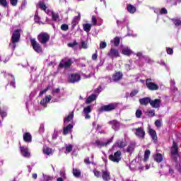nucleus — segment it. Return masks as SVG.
<instances>
[{
    "label": "nucleus",
    "instance_id": "obj_4",
    "mask_svg": "<svg viewBox=\"0 0 181 181\" xmlns=\"http://www.w3.org/2000/svg\"><path fill=\"white\" fill-rule=\"evenodd\" d=\"M37 39L41 45H46L50 40V35L47 33H41L37 35Z\"/></svg>",
    "mask_w": 181,
    "mask_h": 181
},
{
    "label": "nucleus",
    "instance_id": "obj_15",
    "mask_svg": "<svg viewBox=\"0 0 181 181\" xmlns=\"http://www.w3.org/2000/svg\"><path fill=\"white\" fill-rule=\"evenodd\" d=\"M20 151L22 156L24 158H30V152L29 149L23 146H20Z\"/></svg>",
    "mask_w": 181,
    "mask_h": 181
},
{
    "label": "nucleus",
    "instance_id": "obj_9",
    "mask_svg": "<svg viewBox=\"0 0 181 181\" xmlns=\"http://www.w3.org/2000/svg\"><path fill=\"white\" fill-rule=\"evenodd\" d=\"M73 64V60L71 59H68L67 61L64 62V59H62L59 64L60 69H70Z\"/></svg>",
    "mask_w": 181,
    "mask_h": 181
},
{
    "label": "nucleus",
    "instance_id": "obj_48",
    "mask_svg": "<svg viewBox=\"0 0 181 181\" xmlns=\"http://www.w3.org/2000/svg\"><path fill=\"white\" fill-rule=\"evenodd\" d=\"M106 47H107V42H100V49H105Z\"/></svg>",
    "mask_w": 181,
    "mask_h": 181
},
{
    "label": "nucleus",
    "instance_id": "obj_43",
    "mask_svg": "<svg viewBox=\"0 0 181 181\" xmlns=\"http://www.w3.org/2000/svg\"><path fill=\"white\" fill-rule=\"evenodd\" d=\"M136 118H141V117H142V110L138 109L136 111Z\"/></svg>",
    "mask_w": 181,
    "mask_h": 181
},
{
    "label": "nucleus",
    "instance_id": "obj_58",
    "mask_svg": "<svg viewBox=\"0 0 181 181\" xmlns=\"http://www.w3.org/2000/svg\"><path fill=\"white\" fill-rule=\"evenodd\" d=\"M52 93L54 94H59V93H60V88H57L56 89L52 90Z\"/></svg>",
    "mask_w": 181,
    "mask_h": 181
},
{
    "label": "nucleus",
    "instance_id": "obj_44",
    "mask_svg": "<svg viewBox=\"0 0 181 181\" xmlns=\"http://www.w3.org/2000/svg\"><path fill=\"white\" fill-rule=\"evenodd\" d=\"M49 88H50V86H47V88H45V89H44V90H41V91L40 92L39 95H40V96H42V95L45 94V93H47V91H49Z\"/></svg>",
    "mask_w": 181,
    "mask_h": 181
},
{
    "label": "nucleus",
    "instance_id": "obj_25",
    "mask_svg": "<svg viewBox=\"0 0 181 181\" xmlns=\"http://www.w3.org/2000/svg\"><path fill=\"white\" fill-rule=\"evenodd\" d=\"M127 11L129 13H134L135 12H136V7H135L134 5L132 4H127Z\"/></svg>",
    "mask_w": 181,
    "mask_h": 181
},
{
    "label": "nucleus",
    "instance_id": "obj_11",
    "mask_svg": "<svg viewBox=\"0 0 181 181\" xmlns=\"http://www.w3.org/2000/svg\"><path fill=\"white\" fill-rule=\"evenodd\" d=\"M113 141H114V136L111 137L106 142H103L100 140H96L95 141V145H97V146H108V145H110V144L112 143Z\"/></svg>",
    "mask_w": 181,
    "mask_h": 181
},
{
    "label": "nucleus",
    "instance_id": "obj_27",
    "mask_svg": "<svg viewBox=\"0 0 181 181\" xmlns=\"http://www.w3.org/2000/svg\"><path fill=\"white\" fill-rule=\"evenodd\" d=\"M43 153L44 155H52V153H53V149H52L51 148H49L47 146L43 147Z\"/></svg>",
    "mask_w": 181,
    "mask_h": 181
},
{
    "label": "nucleus",
    "instance_id": "obj_17",
    "mask_svg": "<svg viewBox=\"0 0 181 181\" xmlns=\"http://www.w3.org/2000/svg\"><path fill=\"white\" fill-rule=\"evenodd\" d=\"M52 95H46L45 98L41 100L40 104L42 105L44 108H46V107H47V104H49V103H50V101L52 100Z\"/></svg>",
    "mask_w": 181,
    "mask_h": 181
},
{
    "label": "nucleus",
    "instance_id": "obj_23",
    "mask_svg": "<svg viewBox=\"0 0 181 181\" xmlns=\"http://www.w3.org/2000/svg\"><path fill=\"white\" fill-rule=\"evenodd\" d=\"M23 138L24 142H27L28 144L32 142V134L29 132L24 133Z\"/></svg>",
    "mask_w": 181,
    "mask_h": 181
},
{
    "label": "nucleus",
    "instance_id": "obj_57",
    "mask_svg": "<svg viewBox=\"0 0 181 181\" xmlns=\"http://www.w3.org/2000/svg\"><path fill=\"white\" fill-rule=\"evenodd\" d=\"M1 118H5L6 117H8V113L6 112H1Z\"/></svg>",
    "mask_w": 181,
    "mask_h": 181
},
{
    "label": "nucleus",
    "instance_id": "obj_61",
    "mask_svg": "<svg viewBox=\"0 0 181 181\" xmlns=\"http://www.w3.org/2000/svg\"><path fill=\"white\" fill-rule=\"evenodd\" d=\"M10 86H11V87H13V88H16V86H15V81H11L10 82Z\"/></svg>",
    "mask_w": 181,
    "mask_h": 181
},
{
    "label": "nucleus",
    "instance_id": "obj_29",
    "mask_svg": "<svg viewBox=\"0 0 181 181\" xmlns=\"http://www.w3.org/2000/svg\"><path fill=\"white\" fill-rule=\"evenodd\" d=\"M154 160L158 163H160L163 160V156L160 153H157L154 157Z\"/></svg>",
    "mask_w": 181,
    "mask_h": 181
},
{
    "label": "nucleus",
    "instance_id": "obj_22",
    "mask_svg": "<svg viewBox=\"0 0 181 181\" xmlns=\"http://www.w3.org/2000/svg\"><path fill=\"white\" fill-rule=\"evenodd\" d=\"M139 103L141 104V105H148V104H151V98L149 97H145L143 98H140L139 100Z\"/></svg>",
    "mask_w": 181,
    "mask_h": 181
},
{
    "label": "nucleus",
    "instance_id": "obj_36",
    "mask_svg": "<svg viewBox=\"0 0 181 181\" xmlns=\"http://www.w3.org/2000/svg\"><path fill=\"white\" fill-rule=\"evenodd\" d=\"M38 5L42 11H46V9H47V6H46V4H45L44 2L40 1Z\"/></svg>",
    "mask_w": 181,
    "mask_h": 181
},
{
    "label": "nucleus",
    "instance_id": "obj_38",
    "mask_svg": "<svg viewBox=\"0 0 181 181\" xmlns=\"http://www.w3.org/2000/svg\"><path fill=\"white\" fill-rule=\"evenodd\" d=\"M65 149H66V151L67 152V153H70V152H71V151H73V145H71V144L66 145Z\"/></svg>",
    "mask_w": 181,
    "mask_h": 181
},
{
    "label": "nucleus",
    "instance_id": "obj_64",
    "mask_svg": "<svg viewBox=\"0 0 181 181\" xmlns=\"http://www.w3.org/2000/svg\"><path fill=\"white\" fill-rule=\"evenodd\" d=\"M46 181H49V180H53V177H47L46 178H45Z\"/></svg>",
    "mask_w": 181,
    "mask_h": 181
},
{
    "label": "nucleus",
    "instance_id": "obj_53",
    "mask_svg": "<svg viewBox=\"0 0 181 181\" xmlns=\"http://www.w3.org/2000/svg\"><path fill=\"white\" fill-rule=\"evenodd\" d=\"M138 94V90H134L130 93V97H135Z\"/></svg>",
    "mask_w": 181,
    "mask_h": 181
},
{
    "label": "nucleus",
    "instance_id": "obj_40",
    "mask_svg": "<svg viewBox=\"0 0 181 181\" xmlns=\"http://www.w3.org/2000/svg\"><path fill=\"white\" fill-rule=\"evenodd\" d=\"M73 117H74V115L69 114L66 117H65L64 121H66L67 122H70L71 119H73Z\"/></svg>",
    "mask_w": 181,
    "mask_h": 181
},
{
    "label": "nucleus",
    "instance_id": "obj_18",
    "mask_svg": "<svg viewBox=\"0 0 181 181\" xmlns=\"http://www.w3.org/2000/svg\"><path fill=\"white\" fill-rule=\"evenodd\" d=\"M148 134L150 136H151V139L153 140L154 144H156V142H158V135L156 134V131L149 127Z\"/></svg>",
    "mask_w": 181,
    "mask_h": 181
},
{
    "label": "nucleus",
    "instance_id": "obj_28",
    "mask_svg": "<svg viewBox=\"0 0 181 181\" xmlns=\"http://www.w3.org/2000/svg\"><path fill=\"white\" fill-rule=\"evenodd\" d=\"M132 53H134V52L129 48H124L122 50V54H124V56H131Z\"/></svg>",
    "mask_w": 181,
    "mask_h": 181
},
{
    "label": "nucleus",
    "instance_id": "obj_37",
    "mask_svg": "<svg viewBox=\"0 0 181 181\" xmlns=\"http://www.w3.org/2000/svg\"><path fill=\"white\" fill-rule=\"evenodd\" d=\"M34 21H35V23H38L39 25H40V17L39 16L37 13H35V14Z\"/></svg>",
    "mask_w": 181,
    "mask_h": 181
},
{
    "label": "nucleus",
    "instance_id": "obj_34",
    "mask_svg": "<svg viewBox=\"0 0 181 181\" xmlns=\"http://www.w3.org/2000/svg\"><path fill=\"white\" fill-rule=\"evenodd\" d=\"M172 22H173L175 26H181V20L180 18H172Z\"/></svg>",
    "mask_w": 181,
    "mask_h": 181
},
{
    "label": "nucleus",
    "instance_id": "obj_52",
    "mask_svg": "<svg viewBox=\"0 0 181 181\" xmlns=\"http://www.w3.org/2000/svg\"><path fill=\"white\" fill-rule=\"evenodd\" d=\"M10 4L12 6H16L18 5V0H10Z\"/></svg>",
    "mask_w": 181,
    "mask_h": 181
},
{
    "label": "nucleus",
    "instance_id": "obj_26",
    "mask_svg": "<svg viewBox=\"0 0 181 181\" xmlns=\"http://www.w3.org/2000/svg\"><path fill=\"white\" fill-rule=\"evenodd\" d=\"M71 129H73V124H68L66 127H64L63 134L67 135V134H69V132H70Z\"/></svg>",
    "mask_w": 181,
    "mask_h": 181
},
{
    "label": "nucleus",
    "instance_id": "obj_13",
    "mask_svg": "<svg viewBox=\"0 0 181 181\" xmlns=\"http://www.w3.org/2000/svg\"><path fill=\"white\" fill-rule=\"evenodd\" d=\"M107 56L111 57V59H114V57H119V51L115 48H111L110 52L107 53Z\"/></svg>",
    "mask_w": 181,
    "mask_h": 181
},
{
    "label": "nucleus",
    "instance_id": "obj_31",
    "mask_svg": "<svg viewBox=\"0 0 181 181\" xmlns=\"http://www.w3.org/2000/svg\"><path fill=\"white\" fill-rule=\"evenodd\" d=\"M72 173L75 177H80L81 176V171L77 168H73Z\"/></svg>",
    "mask_w": 181,
    "mask_h": 181
},
{
    "label": "nucleus",
    "instance_id": "obj_35",
    "mask_svg": "<svg viewBox=\"0 0 181 181\" xmlns=\"http://www.w3.org/2000/svg\"><path fill=\"white\" fill-rule=\"evenodd\" d=\"M146 115H147V117H150L151 118H153V117H155V115H155V110L151 109L150 110H148L146 112Z\"/></svg>",
    "mask_w": 181,
    "mask_h": 181
},
{
    "label": "nucleus",
    "instance_id": "obj_50",
    "mask_svg": "<svg viewBox=\"0 0 181 181\" xmlns=\"http://www.w3.org/2000/svg\"><path fill=\"white\" fill-rule=\"evenodd\" d=\"M39 132L40 134H43V132H45V125L40 124V128H39Z\"/></svg>",
    "mask_w": 181,
    "mask_h": 181
},
{
    "label": "nucleus",
    "instance_id": "obj_51",
    "mask_svg": "<svg viewBox=\"0 0 181 181\" xmlns=\"http://www.w3.org/2000/svg\"><path fill=\"white\" fill-rule=\"evenodd\" d=\"M166 52H167L168 54H173V49H172L170 47H167Z\"/></svg>",
    "mask_w": 181,
    "mask_h": 181
},
{
    "label": "nucleus",
    "instance_id": "obj_19",
    "mask_svg": "<svg viewBox=\"0 0 181 181\" xmlns=\"http://www.w3.org/2000/svg\"><path fill=\"white\" fill-rule=\"evenodd\" d=\"M102 178L104 181L111 180V175L108 170H102Z\"/></svg>",
    "mask_w": 181,
    "mask_h": 181
},
{
    "label": "nucleus",
    "instance_id": "obj_32",
    "mask_svg": "<svg viewBox=\"0 0 181 181\" xmlns=\"http://www.w3.org/2000/svg\"><path fill=\"white\" fill-rule=\"evenodd\" d=\"M149 156H151V151L149 149H147L144 152V162H148Z\"/></svg>",
    "mask_w": 181,
    "mask_h": 181
},
{
    "label": "nucleus",
    "instance_id": "obj_8",
    "mask_svg": "<svg viewBox=\"0 0 181 181\" xmlns=\"http://www.w3.org/2000/svg\"><path fill=\"white\" fill-rule=\"evenodd\" d=\"M30 42L31 43V46H32L33 50H35V52H36L37 53H42V45H40V44H39V42H37V41H36L35 38L30 39Z\"/></svg>",
    "mask_w": 181,
    "mask_h": 181
},
{
    "label": "nucleus",
    "instance_id": "obj_63",
    "mask_svg": "<svg viewBox=\"0 0 181 181\" xmlns=\"http://www.w3.org/2000/svg\"><path fill=\"white\" fill-rule=\"evenodd\" d=\"M169 173H170V175H173V173H175V171L173 170V169L172 168H169Z\"/></svg>",
    "mask_w": 181,
    "mask_h": 181
},
{
    "label": "nucleus",
    "instance_id": "obj_56",
    "mask_svg": "<svg viewBox=\"0 0 181 181\" xmlns=\"http://www.w3.org/2000/svg\"><path fill=\"white\" fill-rule=\"evenodd\" d=\"M81 47L82 49H87V43L86 42L82 41L81 42Z\"/></svg>",
    "mask_w": 181,
    "mask_h": 181
},
{
    "label": "nucleus",
    "instance_id": "obj_47",
    "mask_svg": "<svg viewBox=\"0 0 181 181\" xmlns=\"http://www.w3.org/2000/svg\"><path fill=\"white\" fill-rule=\"evenodd\" d=\"M1 5L4 8H8V1L6 0H1Z\"/></svg>",
    "mask_w": 181,
    "mask_h": 181
},
{
    "label": "nucleus",
    "instance_id": "obj_59",
    "mask_svg": "<svg viewBox=\"0 0 181 181\" xmlns=\"http://www.w3.org/2000/svg\"><path fill=\"white\" fill-rule=\"evenodd\" d=\"M160 13H163L164 15H166V13H168V10H166V8H163L160 10Z\"/></svg>",
    "mask_w": 181,
    "mask_h": 181
},
{
    "label": "nucleus",
    "instance_id": "obj_21",
    "mask_svg": "<svg viewBox=\"0 0 181 181\" xmlns=\"http://www.w3.org/2000/svg\"><path fill=\"white\" fill-rule=\"evenodd\" d=\"M135 146H136V144L130 143L126 149V152H127V153H130V155H132L135 151Z\"/></svg>",
    "mask_w": 181,
    "mask_h": 181
},
{
    "label": "nucleus",
    "instance_id": "obj_24",
    "mask_svg": "<svg viewBox=\"0 0 181 181\" xmlns=\"http://www.w3.org/2000/svg\"><path fill=\"white\" fill-rule=\"evenodd\" d=\"M95 100H97V95L92 94L87 98L86 100V104H91V103L95 101Z\"/></svg>",
    "mask_w": 181,
    "mask_h": 181
},
{
    "label": "nucleus",
    "instance_id": "obj_16",
    "mask_svg": "<svg viewBox=\"0 0 181 181\" xmlns=\"http://www.w3.org/2000/svg\"><path fill=\"white\" fill-rule=\"evenodd\" d=\"M108 124L112 126V129L115 131H118L121 125V123H119L117 119L110 120Z\"/></svg>",
    "mask_w": 181,
    "mask_h": 181
},
{
    "label": "nucleus",
    "instance_id": "obj_12",
    "mask_svg": "<svg viewBox=\"0 0 181 181\" xmlns=\"http://www.w3.org/2000/svg\"><path fill=\"white\" fill-rule=\"evenodd\" d=\"M160 104H162V100L160 99H151L150 105L152 108H160Z\"/></svg>",
    "mask_w": 181,
    "mask_h": 181
},
{
    "label": "nucleus",
    "instance_id": "obj_49",
    "mask_svg": "<svg viewBox=\"0 0 181 181\" xmlns=\"http://www.w3.org/2000/svg\"><path fill=\"white\" fill-rule=\"evenodd\" d=\"M155 125L157 127V128H160L162 127V123L160 122V120L158 119L155 122Z\"/></svg>",
    "mask_w": 181,
    "mask_h": 181
},
{
    "label": "nucleus",
    "instance_id": "obj_30",
    "mask_svg": "<svg viewBox=\"0 0 181 181\" xmlns=\"http://www.w3.org/2000/svg\"><path fill=\"white\" fill-rule=\"evenodd\" d=\"M111 43H114V45L116 47H118L119 43H121V38H119V37H115L114 40L111 41Z\"/></svg>",
    "mask_w": 181,
    "mask_h": 181
},
{
    "label": "nucleus",
    "instance_id": "obj_60",
    "mask_svg": "<svg viewBox=\"0 0 181 181\" xmlns=\"http://www.w3.org/2000/svg\"><path fill=\"white\" fill-rule=\"evenodd\" d=\"M84 163L86 164V165H90L91 163V162H90V158H87L84 160Z\"/></svg>",
    "mask_w": 181,
    "mask_h": 181
},
{
    "label": "nucleus",
    "instance_id": "obj_33",
    "mask_svg": "<svg viewBox=\"0 0 181 181\" xmlns=\"http://www.w3.org/2000/svg\"><path fill=\"white\" fill-rule=\"evenodd\" d=\"M83 30L85 32H86L87 33H88V32H90V30H91V24H90V23L83 24Z\"/></svg>",
    "mask_w": 181,
    "mask_h": 181
},
{
    "label": "nucleus",
    "instance_id": "obj_3",
    "mask_svg": "<svg viewBox=\"0 0 181 181\" xmlns=\"http://www.w3.org/2000/svg\"><path fill=\"white\" fill-rule=\"evenodd\" d=\"M171 156L175 162H177V158H180V154H179V146H177V144L173 141V147L171 148Z\"/></svg>",
    "mask_w": 181,
    "mask_h": 181
},
{
    "label": "nucleus",
    "instance_id": "obj_20",
    "mask_svg": "<svg viewBox=\"0 0 181 181\" xmlns=\"http://www.w3.org/2000/svg\"><path fill=\"white\" fill-rule=\"evenodd\" d=\"M116 145L117 148H119V149H122L127 146V141L122 139H118L116 141Z\"/></svg>",
    "mask_w": 181,
    "mask_h": 181
},
{
    "label": "nucleus",
    "instance_id": "obj_46",
    "mask_svg": "<svg viewBox=\"0 0 181 181\" xmlns=\"http://www.w3.org/2000/svg\"><path fill=\"white\" fill-rule=\"evenodd\" d=\"M78 45V43L76 40L73 42L68 43L69 47H74V46H77Z\"/></svg>",
    "mask_w": 181,
    "mask_h": 181
},
{
    "label": "nucleus",
    "instance_id": "obj_10",
    "mask_svg": "<svg viewBox=\"0 0 181 181\" xmlns=\"http://www.w3.org/2000/svg\"><path fill=\"white\" fill-rule=\"evenodd\" d=\"M137 138H139L140 139H145V130H144V128L142 127H138L135 129V132H134Z\"/></svg>",
    "mask_w": 181,
    "mask_h": 181
},
{
    "label": "nucleus",
    "instance_id": "obj_1",
    "mask_svg": "<svg viewBox=\"0 0 181 181\" xmlns=\"http://www.w3.org/2000/svg\"><path fill=\"white\" fill-rule=\"evenodd\" d=\"M21 29L15 30L11 36V43L13 45V49H16V43H19L21 40Z\"/></svg>",
    "mask_w": 181,
    "mask_h": 181
},
{
    "label": "nucleus",
    "instance_id": "obj_2",
    "mask_svg": "<svg viewBox=\"0 0 181 181\" xmlns=\"http://www.w3.org/2000/svg\"><path fill=\"white\" fill-rule=\"evenodd\" d=\"M118 107V103H113L108 105H105L100 107V112H111V111H114V110H117Z\"/></svg>",
    "mask_w": 181,
    "mask_h": 181
},
{
    "label": "nucleus",
    "instance_id": "obj_39",
    "mask_svg": "<svg viewBox=\"0 0 181 181\" xmlns=\"http://www.w3.org/2000/svg\"><path fill=\"white\" fill-rule=\"evenodd\" d=\"M91 112V106L88 105L83 109V113L84 114H90Z\"/></svg>",
    "mask_w": 181,
    "mask_h": 181
},
{
    "label": "nucleus",
    "instance_id": "obj_5",
    "mask_svg": "<svg viewBox=\"0 0 181 181\" xmlns=\"http://www.w3.org/2000/svg\"><path fill=\"white\" fill-rule=\"evenodd\" d=\"M81 80V76L78 73H73L68 76V83L71 84H75V83H78Z\"/></svg>",
    "mask_w": 181,
    "mask_h": 181
},
{
    "label": "nucleus",
    "instance_id": "obj_55",
    "mask_svg": "<svg viewBox=\"0 0 181 181\" xmlns=\"http://www.w3.org/2000/svg\"><path fill=\"white\" fill-rule=\"evenodd\" d=\"M92 23L93 25H97V18H95V16H92Z\"/></svg>",
    "mask_w": 181,
    "mask_h": 181
},
{
    "label": "nucleus",
    "instance_id": "obj_45",
    "mask_svg": "<svg viewBox=\"0 0 181 181\" xmlns=\"http://www.w3.org/2000/svg\"><path fill=\"white\" fill-rule=\"evenodd\" d=\"M59 13H52V20L54 21V22H56V21H57V19H59Z\"/></svg>",
    "mask_w": 181,
    "mask_h": 181
},
{
    "label": "nucleus",
    "instance_id": "obj_54",
    "mask_svg": "<svg viewBox=\"0 0 181 181\" xmlns=\"http://www.w3.org/2000/svg\"><path fill=\"white\" fill-rule=\"evenodd\" d=\"M59 176H61V177H62L63 179H66V172L63 170L60 171Z\"/></svg>",
    "mask_w": 181,
    "mask_h": 181
},
{
    "label": "nucleus",
    "instance_id": "obj_7",
    "mask_svg": "<svg viewBox=\"0 0 181 181\" xmlns=\"http://www.w3.org/2000/svg\"><path fill=\"white\" fill-rule=\"evenodd\" d=\"M122 153L121 151H116L114 154L109 156V160L114 162V163H119L121 162Z\"/></svg>",
    "mask_w": 181,
    "mask_h": 181
},
{
    "label": "nucleus",
    "instance_id": "obj_6",
    "mask_svg": "<svg viewBox=\"0 0 181 181\" xmlns=\"http://www.w3.org/2000/svg\"><path fill=\"white\" fill-rule=\"evenodd\" d=\"M146 86L150 91H156L159 90V86L156 83L152 82V78L146 79Z\"/></svg>",
    "mask_w": 181,
    "mask_h": 181
},
{
    "label": "nucleus",
    "instance_id": "obj_14",
    "mask_svg": "<svg viewBox=\"0 0 181 181\" xmlns=\"http://www.w3.org/2000/svg\"><path fill=\"white\" fill-rule=\"evenodd\" d=\"M122 77H124V74H122V71H116L112 75V78L113 81L117 82L122 80Z\"/></svg>",
    "mask_w": 181,
    "mask_h": 181
},
{
    "label": "nucleus",
    "instance_id": "obj_62",
    "mask_svg": "<svg viewBox=\"0 0 181 181\" xmlns=\"http://www.w3.org/2000/svg\"><path fill=\"white\" fill-rule=\"evenodd\" d=\"M97 57H98V55H97V53H95L92 55V59L93 60H97Z\"/></svg>",
    "mask_w": 181,
    "mask_h": 181
},
{
    "label": "nucleus",
    "instance_id": "obj_41",
    "mask_svg": "<svg viewBox=\"0 0 181 181\" xmlns=\"http://www.w3.org/2000/svg\"><path fill=\"white\" fill-rule=\"evenodd\" d=\"M61 29L64 31V32H67V30H69V25L67 24H62L61 25Z\"/></svg>",
    "mask_w": 181,
    "mask_h": 181
},
{
    "label": "nucleus",
    "instance_id": "obj_42",
    "mask_svg": "<svg viewBox=\"0 0 181 181\" xmlns=\"http://www.w3.org/2000/svg\"><path fill=\"white\" fill-rule=\"evenodd\" d=\"M93 173L96 177H98V178L101 177V172H100L97 170H93Z\"/></svg>",
    "mask_w": 181,
    "mask_h": 181
}]
</instances>
